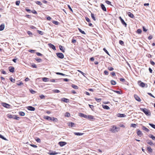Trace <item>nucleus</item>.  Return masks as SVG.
Listing matches in <instances>:
<instances>
[{"label": "nucleus", "mask_w": 155, "mask_h": 155, "mask_svg": "<svg viewBox=\"0 0 155 155\" xmlns=\"http://www.w3.org/2000/svg\"><path fill=\"white\" fill-rule=\"evenodd\" d=\"M140 110L143 111L146 115L147 116H150L151 115V113L150 110H148L147 108H140Z\"/></svg>", "instance_id": "nucleus-1"}, {"label": "nucleus", "mask_w": 155, "mask_h": 155, "mask_svg": "<svg viewBox=\"0 0 155 155\" xmlns=\"http://www.w3.org/2000/svg\"><path fill=\"white\" fill-rule=\"evenodd\" d=\"M120 129L119 127H117L115 126H112V128L110 130V131L113 133H116L117 131L118 130Z\"/></svg>", "instance_id": "nucleus-2"}, {"label": "nucleus", "mask_w": 155, "mask_h": 155, "mask_svg": "<svg viewBox=\"0 0 155 155\" xmlns=\"http://www.w3.org/2000/svg\"><path fill=\"white\" fill-rule=\"evenodd\" d=\"M1 104L3 107L7 109L10 108L11 107L10 105L4 102H2Z\"/></svg>", "instance_id": "nucleus-3"}, {"label": "nucleus", "mask_w": 155, "mask_h": 155, "mask_svg": "<svg viewBox=\"0 0 155 155\" xmlns=\"http://www.w3.org/2000/svg\"><path fill=\"white\" fill-rule=\"evenodd\" d=\"M56 54L57 57L61 59H62L64 57V54L61 53H56Z\"/></svg>", "instance_id": "nucleus-4"}, {"label": "nucleus", "mask_w": 155, "mask_h": 155, "mask_svg": "<svg viewBox=\"0 0 155 155\" xmlns=\"http://www.w3.org/2000/svg\"><path fill=\"white\" fill-rule=\"evenodd\" d=\"M48 46L51 48L52 49L54 50L55 51L56 50L55 47L54 45L51 44V43H48Z\"/></svg>", "instance_id": "nucleus-5"}, {"label": "nucleus", "mask_w": 155, "mask_h": 155, "mask_svg": "<svg viewBox=\"0 0 155 155\" xmlns=\"http://www.w3.org/2000/svg\"><path fill=\"white\" fill-rule=\"evenodd\" d=\"M137 133L138 136L141 137L143 135V134L142 132L139 129H137Z\"/></svg>", "instance_id": "nucleus-6"}, {"label": "nucleus", "mask_w": 155, "mask_h": 155, "mask_svg": "<svg viewBox=\"0 0 155 155\" xmlns=\"http://www.w3.org/2000/svg\"><path fill=\"white\" fill-rule=\"evenodd\" d=\"M58 144L61 147H63L65 145L67 144V143L64 141H60L59 142Z\"/></svg>", "instance_id": "nucleus-7"}, {"label": "nucleus", "mask_w": 155, "mask_h": 155, "mask_svg": "<svg viewBox=\"0 0 155 155\" xmlns=\"http://www.w3.org/2000/svg\"><path fill=\"white\" fill-rule=\"evenodd\" d=\"M52 117H51L47 116H45L44 117V119L48 120L49 121H52Z\"/></svg>", "instance_id": "nucleus-8"}, {"label": "nucleus", "mask_w": 155, "mask_h": 155, "mask_svg": "<svg viewBox=\"0 0 155 155\" xmlns=\"http://www.w3.org/2000/svg\"><path fill=\"white\" fill-rule=\"evenodd\" d=\"M27 109L28 110L31 111H34L35 110V108L31 106H29L27 107Z\"/></svg>", "instance_id": "nucleus-9"}, {"label": "nucleus", "mask_w": 155, "mask_h": 155, "mask_svg": "<svg viewBox=\"0 0 155 155\" xmlns=\"http://www.w3.org/2000/svg\"><path fill=\"white\" fill-rule=\"evenodd\" d=\"M119 18L120 20L122 23L124 25H125V26L127 25V24L125 23V22L124 21V20L121 17H119Z\"/></svg>", "instance_id": "nucleus-10"}, {"label": "nucleus", "mask_w": 155, "mask_h": 155, "mask_svg": "<svg viewBox=\"0 0 155 155\" xmlns=\"http://www.w3.org/2000/svg\"><path fill=\"white\" fill-rule=\"evenodd\" d=\"M141 128L143 130H144L146 132H149L150 131L149 130L148 128H147L144 126L142 125Z\"/></svg>", "instance_id": "nucleus-11"}, {"label": "nucleus", "mask_w": 155, "mask_h": 155, "mask_svg": "<svg viewBox=\"0 0 155 155\" xmlns=\"http://www.w3.org/2000/svg\"><path fill=\"white\" fill-rule=\"evenodd\" d=\"M126 116L124 114H121L118 113L117 114V116L118 117H125Z\"/></svg>", "instance_id": "nucleus-12"}, {"label": "nucleus", "mask_w": 155, "mask_h": 155, "mask_svg": "<svg viewBox=\"0 0 155 155\" xmlns=\"http://www.w3.org/2000/svg\"><path fill=\"white\" fill-rule=\"evenodd\" d=\"M58 153L56 152L55 151H50L49 154L51 155H54L57 154Z\"/></svg>", "instance_id": "nucleus-13"}, {"label": "nucleus", "mask_w": 155, "mask_h": 155, "mask_svg": "<svg viewBox=\"0 0 155 155\" xmlns=\"http://www.w3.org/2000/svg\"><path fill=\"white\" fill-rule=\"evenodd\" d=\"M5 28V24H2L0 25V31H2L4 30Z\"/></svg>", "instance_id": "nucleus-14"}, {"label": "nucleus", "mask_w": 155, "mask_h": 155, "mask_svg": "<svg viewBox=\"0 0 155 155\" xmlns=\"http://www.w3.org/2000/svg\"><path fill=\"white\" fill-rule=\"evenodd\" d=\"M128 15L132 18H134V16L133 14L130 12H128L127 13Z\"/></svg>", "instance_id": "nucleus-15"}, {"label": "nucleus", "mask_w": 155, "mask_h": 155, "mask_svg": "<svg viewBox=\"0 0 155 155\" xmlns=\"http://www.w3.org/2000/svg\"><path fill=\"white\" fill-rule=\"evenodd\" d=\"M15 115H12L11 114H8V117L10 119L13 118L14 119Z\"/></svg>", "instance_id": "nucleus-16"}, {"label": "nucleus", "mask_w": 155, "mask_h": 155, "mask_svg": "<svg viewBox=\"0 0 155 155\" xmlns=\"http://www.w3.org/2000/svg\"><path fill=\"white\" fill-rule=\"evenodd\" d=\"M61 101L65 103H68L69 102V100L65 98H62L61 99Z\"/></svg>", "instance_id": "nucleus-17"}, {"label": "nucleus", "mask_w": 155, "mask_h": 155, "mask_svg": "<svg viewBox=\"0 0 155 155\" xmlns=\"http://www.w3.org/2000/svg\"><path fill=\"white\" fill-rule=\"evenodd\" d=\"M9 68V71L10 72L13 73L14 71L15 68L13 67H10Z\"/></svg>", "instance_id": "nucleus-18"}, {"label": "nucleus", "mask_w": 155, "mask_h": 155, "mask_svg": "<svg viewBox=\"0 0 155 155\" xmlns=\"http://www.w3.org/2000/svg\"><path fill=\"white\" fill-rule=\"evenodd\" d=\"M147 143L148 144H149L151 146H153L154 145V144L152 142L151 140H148L147 141Z\"/></svg>", "instance_id": "nucleus-19"}, {"label": "nucleus", "mask_w": 155, "mask_h": 155, "mask_svg": "<svg viewBox=\"0 0 155 155\" xmlns=\"http://www.w3.org/2000/svg\"><path fill=\"white\" fill-rule=\"evenodd\" d=\"M101 8L104 11H106V9L104 6V5L102 4H101Z\"/></svg>", "instance_id": "nucleus-20"}, {"label": "nucleus", "mask_w": 155, "mask_h": 155, "mask_svg": "<svg viewBox=\"0 0 155 155\" xmlns=\"http://www.w3.org/2000/svg\"><path fill=\"white\" fill-rule=\"evenodd\" d=\"M102 106L104 109L106 110H109L110 109V107L107 105H102Z\"/></svg>", "instance_id": "nucleus-21"}, {"label": "nucleus", "mask_w": 155, "mask_h": 155, "mask_svg": "<svg viewBox=\"0 0 155 155\" xmlns=\"http://www.w3.org/2000/svg\"><path fill=\"white\" fill-rule=\"evenodd\" d=\"M87 118H89L90 120H94V117L91 115H89L87 116Z\"/></svg>", "instance_id": "nucleus-22"}, {"label": "nucleus", "mask_w": 155, "mask_h": 155, "mask_svg": "<svg viewBox=\"0 0 155 155\" xmlns=\"http://www.w3.org/2000/svg\"><path fill=\"white\" fill-rule=\"evenodd\" d=\"M140 82H141L140 85V87H144L145 86V83H143V82H141V81H138V83H139Z\"/></svg>", "instance_id": "nucleus-23"}, {"label": "nucleus", "mask_w": 155, "mask_h": 155, "mask_svg": "<svg viewBox=\"0 0 155 155\" xmlns=\"http://www.w3.org/2000/svg\"><path fill=\"white\" fill-rule=\"evenodd\" d=\"M74 134L75 135L77 136H81L84 133L79 132H74Z\"/></svg>", "instance_id": "nucleus-24"}, {"label": "nucleus", "mask_w": 155, "mask_h": 155, "mask_svg": "<svg viewBox=\"0 0 155 155\" xmlns=\"http://www.w3.org/2000/svg\"><path fill=\"white\" fill-rule=\"evenodd\" d=\"M79 116L81 117H83L85 118H87V115H85L82 113H80Z\"/></svg>", "instance_id": "nucleus-25"}, {"label": "nucleus", "mask_w": 155, "mask_h": 155, "mask_svg": "<svg viewBox=\"0 0 155 155\" xmlns=\"http://www.w3.org/2000/svg\"><path fill=\"white\" fill-rule=\"evenodd\" d=\"M18 114L19 115L21 116H24L25 115V113L24 112L22 111H19L18 112Z\"/></svg>", "instance_id": "nucleus-26"}, {"label": "nucleus", "mask_w": 155, "mask_h": 155, "mask_svg": "<svg viewBox=\"0 0 155 155\" xmlns=\"http://www.w3.org/2000/svg\"><path fill=\"white\" fill-rule=\"evenodd\" d=\"M52 121H53L54 122H57L58 121L57 118H55L54 117H52Z\"/></svg>", "instance_id": "nucleus-27"}, {"label": "nucleus", "mask_w": 155, "mask_h": 155, "mask_svg": "<svg viewBox=\"0 0 155 155\" xmlns=\"http://www.w3.org/2000/svg\"><path fill=\"white\" fill-rule=\"evenodd\" d=\"M68 125L71 127H74L75 126L74 123L72 122H70L69 123Z\"/></svg>", "instance_id": "nucleus-28"}, {"label": "nucleus", "mask_w": 155, "mask_h": 155, "mask_svg": "<svg viewBox=\"0 0 155 155\" xmlns=\"http://www.w3.org/2000/svg\"><path fill=\"white\" fill-rule=\"evenodd\" d=\"M59 48L60 49L63 53L65 52V49H63V47L61 45H59Z\"/></svg>", "instance_id": "nucleus-29"}, {"label": "nucleus", "mask_w": 155, "mask_h": 155, "mask_svg": "<svg viewBox=\"0 0 155 155\" xmlns=\"http://www.w3.org/2000/svg\"><path fill=\"white\" fill-rule=\"evenodd\" d=\"M148 136L150 138H151L153 140H155V137L153 135H152V134H150V135H149Z\"/></svg>", "instance_id": "nucleus-30"}, {"label": "nucleus", "mask_w": 155, "mask_h": 155, "mask_svg": "<svg viewBox=\"0 0 155 155\" xmlns=\"http://www.w3.org/2000/svg\"><path fill=\"white\" fill-rule=\"evenodd\" d=\"M49 79H49V78H43V79H42L43 81L45 82L48 81Z\"/></svg>", "instance_id": "nucleus-31"}, {"label": "nucleus", "mask_w": 155, "mask_h": 155, "mask_svg": "<svg viewBox=\"0 0 155 155\" xmlns=\"http://www.w3.org/2000/svg\"><path fill=\"white\" fill-rule=\"evenodd\" d=\"M78 30L82 34H84V35H85L86 34V33H85V32L84 31H83L82 30H81V29L80 28H78Z\"/></svg>", "instance_id": "nucleus-32"}, {"label": "nucleus", "mask_w": 155, "mask_h": 155, "mask_svg": "<svg viewBox=\"0 0 155 155\" xmlns=\"http://www.w3.org/2000/svg\"><path fill=\"white\" fill-rule=\"evenodd\" d=\"M72 87L75 89H78V86H77V85H76L74 84H73L72 85Z\"/></svg>", "instance_id": "nucleus-33"}, {"label": "nucleus", "mask_w": 155, "mask_h": 155, "mask_svg": "<svg viewBox=\"0 0 155 155\" xmlns=\"http://www.w3.org/2000/svg\"><path fill=\"white\" fill-rule=\"evenodd\" d=\"M147 150L149 152L152 153L153 151V150L150 147H148L147 148Z\"/></svg>", "instance_id": "nucleus-34"}, {"label": "nucleus", "mask_w": 155, "mask_h": 155, "mask_svg": "<svg viewBox=\"0 0 155 155\" xmlns=\"http://www.w3.org/2000/svg\"><path fill=\"white\" fill-rule=\"evenodd\" d=\"M0 138L4 140H7L5 138V137H4L3 135H2L0 134Z\"/></svg>", "instance_id": "nucleus-35"}, {"label": "nucleus", "mask_w": 155, "mask_h": 155, "mask_svg": "<svg viewBox=\"0 0 155 155\" xmlns=\"http://www.w3.org/2000/svg\"><path fill=\"white\" fill-rule=\"evenodd\" d=\"M111 84L113 85H115L116 84V82L114 80H112L110 81Z\"/></svg>", "instance_id": "nucleus-36"}, {"label": "nucleus", "mask_w": 155, "mask_h": 155, "mask_svg": "<svg viewBox=\"0 0 155 155\" xmlns=\"http://www.w3.org/2000/svg\"><path fill=\"white\" fill-rule=\"evenodd\" d=\"M91 17L94 21L96 20V18L94 17V14H93L92 13H91Z\"/></svg>", "instance_id": "nucleus-37"}, {"label": "nucleus", "mask_w": 155, "mask_h": 155, "mask_svg": "<svg viewBox=\"0 0 155 155\" xmlns=\"http://www.w3.org/2000/svg\"><path fill=\"white\" fill-rule=\"evenodd\" d=\"M149 124L153 128L155 129V125L153 124L149 123Z\"/></svg>", "instance_id": "nucleus-38"}, {"label": "nucleus", "mask_w": 155, "mask_h": 155, "mask_svg": "<svg viewBox=\"0 0 155 155\" xmlns=\"http://www.w3.org/2000/svg\"><path fill=\"white\" fill-rule=\"evenodd\" d=\"M35 2L36 3V4H38L39 5H40V6L41 5H42V3H41V2H40V1H36Z\"/></svg>", "instance_id": "nucleus-39"}, {"label": "nucleus", "mask_w": 155, "mask_h": 155, "mask_svg": "<svg viewBox=\"0 0 155 155\" xmlns=\"http://www.w3.org/2000/svg\"><path fill=\"white\" fill-rule=\"evenodd\" d=\"M37 32L39 33V34L42 35H43L44 33L43 31H40L39 30H37Z\"/></svg>", "instance_id": "nucleus-40"}, {"label": "nucleus", "mask_w": 155, "mask_h": 155, "mask_svg": "<svg viewBox=\"0 0 155 155\" xmlns=\"http://www.w3.org/2000/svg\"><path fill=\"white\" fill-rule=\"evenodd\" d=\"M35 59L37 61L39 62H40L42 61V60L39 58H36Z\"/></svg>", "instance_id": "nucleus-41"}, {"label": "nucleus", "mask_w": 155, "mask_h": 155, "mask_svg": "<svg viewBox=\"0 0 155 155\" xmlns=\"http://www.w3.org/2000/svg\"><path fill=\"white\" fill-rule=\"evenodd\" d=\"M65 116L67 117H69L70 116V114L67 112L65 113Z\"/></svg>", "instance_id": "nucleus-42"}, {"label": "nucleus", "mask_w": 155, "mask_h": 155, "mask_svg": "<svg viewBox=\"0 0 155 155\" xmlns=\"http://www.w3.org/2000/svg\"><path fill=\"white\" fill-rule=\"evenodd\" d=\"M27 33L30 36L32 35V33L30 31H27Z\"/></svg>", "instance_id": "nucleus-43"}, {"label": "nucleus", "mask_w": 155, "mask_h": 155, "mask_svg": "<svg viewBox=\"0 0 155 155\" xmlns=\"http://www.w3.org/2000/svg\"><path fill=\"white\" fill-rule=\"evenodd\" d=\"M52 23L54 24H55V25H58V24L59 23L57 21H52Z\"/></svg>", "instance_id": "nucleus-44"}, {"label": "nucleus", "mask_w": 155, "mask_h": 155, "mask_svg": "<svg viewBox=\"0 0 155 155\" xmlns=\"http://www.w3.org/2000/svg\"><path fill=\"white\" fill-rule=\"evenodd\" d=\"M9 80L12 82L15 83V79H13L12 78H9Z\"/></svg>", "instance_id": "nucleus-45"}, {"label": "nucleus", "mask_w": 155, "mask_h": 155, "mask_svg": "<svg viewBox=\"0 0 155 155\" xmlns=\"http://www.w3.org/2000/svg\"><path fill=\"white\" fill-rule=\"evenodd\" d=\"M137 125L135 124H131V127L134 128H136V127Z\"/></svg>", "instance_id": "nucleus-46"}, {"label": "nucleus", "mask_w": 155, "mask_h": 155, "mask_svg": "<svg viewBox=\"0 0 155 155\" xmlns=\"http://www.w3.org/2000/svg\"><path fill=\"white\" fill-rule=\"evenodd\" d=\"M135 100L139 102H140L141 100L140 99V97H134Z\"/></svg>", "instance_id": "nucleus-47"}, {"label": "nucleus", "mask_w": 155, "mask_h": 155, "mask_svg": "<svg viewBox=\"0 0 155 155\" xmlns=\"http://www.w3.org/2000/svg\"><path fill=\"white\" fill-rule=\"evenodd\" d=\"M119 43L121 45H124V41L121 40L119 41Z\"/></svg>", "instance_id": "nucleus-48"}, {"label": "nucleus", "mask_w": 155, "mask_h": 155, "mask_svg": "<svg viewBox=\"0 0 155 155\" xmlns=\"http://www.w3.org/2000/svg\"><path fill=\"white\" fill-rule=\"evenodd\" d=\"M85 18V19L88 22H91V21H90V19L88 18V17H86Z\"/></svg>", "instance_id": "nucleus-49"}, {"label": "nucleus", "mask_w": 155, "mask_h": 155, "mask_svg": "<svg viewBox=\"0 0 155 155\" xmlns=\"http://www.w3.org/2000/svg\"><path fill=\"white\" fill-rule=\"evenodd\" d=\"M114 92L118 94H122L121 91H114Z\"/></svg>", "instance_id": "nucleus-50"}, {"label": "nucleus", "mask_w": 155, "mask_h": 155, "mask_svg": "<svg viewBox=\"0 0 155 155\" xmlns=\"http://www.w3.org/2000/svg\"><path fill=\"white\" fill-rule=\"evenodd\" d=\"M78 71L81 74L84 76L85 77V74L83 73V72H82V71H81L80 70H78Z\"/></svg>", "instance_id": "nucleus-51"}, {"label": "nucleus", "mask_w": 155, "mask_h": 155, "mask_svg": "<svg viewBox=\"0 0 155 155\" xmlns=\"http://www.w3.org/2000/svg\"><path fill=\"white\" fill-rule=\"evenodd\" d=\"M20 119V117L15 115L14 119H16L17 120H19Z\"/></svg>", "instance_id": "nucleus-52"}, {"label": "nucleus", "mask_w": 155, "mask_h": 155, "mask_svg": "<svg viewBox=\"0 0 155 155\" xmlns=\"http://www.w3.org/2000/svg\"><path fill=\"white\" fill-rule=\"evenodd\" d=\"M30 145L31 147L34 148H37V146L36 145L33 144H30Z\"/></svg>", "instance_id": "nucleus-53"}, {"label": "nucleus", "mask_w": 155, "mask_h": 155, "mask_svg": "<svg viewBox=\"0 0 155 155\" xmlns=\"http://www.w3.org/2000/svg\"><path fill=\"white\" fill-rule=\"evenodd\" d=\"M103 50L107 54L109 55V52L105 48H103Z\"/></svg>", "instance_id": "nucleus-54"}, {"label": "nucleus", "mask_w": 155, "mask_h": 155, "mask_svg": "<svg viewBox=\"0 0 155 155\" xmlns=\"http://www.w3.org/2000/svg\"><path fill=\"white\" fill-rule=\"evenodd\" d=\"M142 32V30L141 29H138L137 31V32L138 33V34H140Z\"/></svg>", "instance_id": "nucleus-55"}, {"label": "nucleus", "mask_w": 155, "mask_h": 155, "mask_svg": "<svg viewBox=\"0 0 155 155\" xmlns=\"http://www.w3.org/2000/svg\"><path fill=\"white\" fill-rule=\"evenodd\" d=\"M36 141L38 143H40L41 141V140L38 138H37L36 139Z\"/></svg>", "instance_id": "nucleus-56"}, {"label": "nucleus", "mask_w": 155, "mask_h": 155, "mask_svg": "<svg viewBox=\"0 0 155 155\" xmlns=\"http://www.w3.org/2000/svg\"><path fill=\"white\" fill-rule=\"evenodd\" d=\"M30 92L32 94H34L36 93V91L32 90H30Z\"/></svg>", "instance_id": "nucleus-57"}, {"label": "nucleus", "mask_w": 155, "mask_h": 155, "mask_svg": "<svg viewBox=\"0 0 155 155\" xmlns=\"http://www.w3.org/2000/svg\"><path fill=\"white\" fill-rule=\"evenodd\" d=\"M36 54L38 56H41L42 55V54L39 52H37L36 53Z\"/></svg>", "instance_id": "nucleus-58"}, {"label": "nucleus", "mask_w": 155, "mask_h": 155, "mask_svg": "<svg viewBox=\"0 0 155 155\" xmlns=\"http://www.w3.org/2000/svg\"><path fill=\"white\" fill-rule=\"evenodd\" d=\"M89 106L90 107L91 109L93 110V109L94 108V106L93 105H91L90 104H89Z\"/></svg>", "instance_id": "nucleus-59"}, {"label": "nucleus", "mask_w": 155, "mask_h": 155, "mask_svg": "<svg viewBox=\"0 0 155 155\" xmlns=\"http://www.w3.org/2000/svg\"><path fill=\"white\" fill-rule=\"evenodd\" d=\"M20 3V1H16L15 2V4L17 5H19Z\"/></svg>", "instance_id": "nucleus-60"}, {"label": "nucleus", "mask_w": 155, "mask_h": 155, "mask_svg": "<svg viewBox=\"0 0 155 155\" xmlns=\"http://www.w3.org/2000/svg\"><path fill=\"white\" fill-rule=\"evenodd\" d=\"M28 51L31 53H34L35 52V50H29Z\"/></svg>", "instance_id": "nucleus-61"}, {"label": "nucleus", "mask_w": 155, "mask_h": 155, "mask_svg": "<svg viewBox=\"0 0 155 155\" xmlns=\"http://www.w3.org/2000/svg\"><path fill=\"white\" fill-rule=\"evenodd\" d=\"M105 2L108 5H110V4H111V2H110L109 1H108V0H106L105 1Z\"/></svg>", "instance_id": "nucleus-62"}, {"label": "nucleus", "mask_w": 155, "mask_h": 155, "mask_svg": "<svg viewBox=\"0 0 155 155\" xmlns=\"http://www.w3.org/2000/svg\"><path fill=\"white\" fill-rule=\"evenodd\" d=\"M150 63L151 64H152L153 65H155V63L153 61H150Z\"/></svg>", "instance_id": "nucleus-63"}, {"label": "nucleus", "mask_w": 155, "mask_h": 155, "mask_svg": "<svg viewBox=\"0 0 155 155\" xmlns=\"http://www.w3.org/2000/svg\"><path fill=\"white\" fill-rule=\"evenodd\" d=\"M68 8L72 12H73V10H72V9L71 8L70 6L69 5H68Z\"/></svg>", "instance_id": "nucleus-64"}]
</instances>
